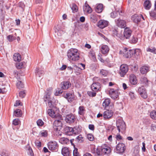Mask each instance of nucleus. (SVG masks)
I'll list each match as a JSON object with an SVG mask.
<instances>
[{
  "label": "nucleus",
  "mask_w": 156,
  "mask_h": 156,
  "mask_svg": "<svg viewBox=\"0 0 156 156\" xmlns=\"http://www.w3.org/2000/svg\"><path fill=\"white\" fill-rule=\"evenodd\" d=\"M67 55L70 60L76 61L80 58V54L76 49L71 48L67 53Z\"/></svg>",
  "instance_id": "f257e3e1"
},
{
  "label": "nucleus",
  "mask_w": 156,
  "mask_h": 156,
  "mask_svg": "<svg viewBox=\"0 0 156 156\" xmlns=\"http://www.w3.org/2000/svg\"><path fill=\"white\" fill-rule=\"evenodd\" d=\"M71 86V83L69 81H64L62 82L60 84V87L62 90H59L58 89V92L57 91L55 93V95H58L59 94H61L63 92V90H66L69 88Z\"/></svg>",
  "instance_id": "f03ea898"
},
{
  "label": "nucleus",
  "mask_w": 156,
  "mask_h": 156,
  "mask_svg": "<svg viewBox=\"0 0 156 156\" xmlns=\"http://www.w3.org/2000/svg\"><path fill=\"white\" fill-rule=\"evenodd\" d=\"M116 126L119 132L124 133L126 126L125 122L121 119H119L116 121Z\"/></svg>",
  "instance_id": "7ed1b4c3"
},
{
  "label": "nucleus",
  "mask_w": 156,
  "mask_h": 156,
  "mask_svg": "<svg viewBox=\"0 0 156 156\" xmlns=\"http://www.w3.org/2000/svg\"><path fill=\"white\" fill-rule=\"evenodd\" d=\"M128 66L126 64H122L120 66L119 73L121 77H124L128 72Z\"/></svg>",
  "instance_id": "20e7f679"
},
{
  "label": "nucleus",
  "mask_w": 156,
  "mask_h": 156,
  "mask_svg": "<svg viewBox=\"0 0 156 156\" xmlns=\"http://www.w3.org/2000/svg\"><path fill=\"white\" fill-rule=\"evenodd\" d=\"M47 145L48 149L51 151L56 152L58 150V146L55 141H50L48 143Z\"/></svg>",
  "instance_id": "39448f33"
},
{
  "label": "nucleus",
  "mask_w": 156,
  "mask_h": 156,
  "mask_svg": "<svg viewBox=\"0 0 156 156\" xmlns=\"http://www.w3.org/2000/svg\"><path fill=\"white\" fill-rule=\"evenodd\" d=\"M47 112L48 114L52 118L62 119V116L59 114L56 113L53 110L50 109H48Z\"/></svg>",
  "instance_id": "423d86ee"
},
{
  "label": "nucleus",
  "mask_w": 156,
  "mask_h": 156,
  "mask_svg": "<svg viewBox=\"0 0 156 156\" xmlns=\"http://www.w3.org/2000/svg\"><path fill=\"white\" fill-rule=\"evenodd\" d=\"M60 120L59 119L56 120L53 123V128L56 131L59 130L62 128V124Z\"/></svg>",
  "instance_id": "0eeeda50"
},
{
  "label": "nucleus",
  "mask_w": 156,
  "mask_h": 156,
  "mask_svg": "<svg viewBox=\"0 0 156 156\" xmlns=\"http://www.w3.org/2000/svg\"><path fill=\"white\" fill-rule=\"evenodd\" d=\"M138 92L141 96L144 99H146L147 98V95L145 88L143 86L139 88Z\"/></svg>",
  "instance_id": "6e6552de"
},
{
  "label": "nucleus",
  "mask_w": 156,
  "mask_h": 156,
  "mask_svg": "<svg viewBox=\"0 0 156 156\" xmlns=\"http://www.w3.org/2000/svg\"><path fill=\"white\" fill-rule=\"evenodd\" d=\"M116 149V153L119 154L123 153L126 149L125 145L122 143H119L117 145Z\"/></svg>",
  "instance_id": "1a4fd4ad"
},
{
  "label": "nucleus",
  "mask_w": 156,
  "mask_h": 156,
  "mask_svg": "<svg viewBox=\"0 0 156 156\" xmlns=\"http://www.w3.org/2000/svg\"><path fill=\"white\" fill-rule=\"evenodd\" d=\"M64 132L66 135L68 136L72 135L73 134H75L76 133L73 128L69 126H66L65 128Z\"/></svg>",
  "instance_id": "9d476101"
},
{
  "label": "nucleus",
  "mask_w": 156,
  "mask_h": 156,
  "mask_svg": "<svg viewBox=\"0 0 156 156\" xmlns=\"http://www.w3.org/2000/svg\"><path fill=\"white\" fill-rule=\"evenodd\" d=\"M109 94L111 97L113 99H116L118 97V90L111 88L109 90Z\"/></svg>",
  "instance_id": "9b49d317"
},
{
  "label": "nucleus",
  "mask_w": 156,
  "mask_h": 156,
  "mask_svg": "<svg viewBox=\"0 0 156 156\" xmlns=\"http://www.w3.org/2000/svg\"><path fill=\"white\" fill-rule=\"evenodd\" d=\"M64 97L69 102L73 101L74 100L75 98L74 93L72 92L67 93L66 94H64Z\"/></svg>",
  "instance_id": "f8f14e48"
},
{
  "label": "nucleus",
  "mask_w": 156,
  "mask_h": 156,
  "mask_svg": "<svg viewBox=\"0 0 156 156\" xmlns=\"http://www.w3.org/2000/svg\"><path fill=\"white\" fill-rule=\"evenodd\" d=\"M65 120L67 123L71 124L75 121V118L74 115L72 114H70L66 116Z\"/></svg>",
  "instance_id": "ddd939ff"
},
{
  "label": "nucleus",
  "mask_w": 156,
  "mask_h": 156,
  "mask_svg": "<svg viewBox=\"0 0 156 156\" xmlns=\"http://www.w3.org/2000/svg\"><path fill=\"white\" fill-rule=\"evenodd\" d=\"M115 22L116 25L121 28H124L126 26L125 21L123 20H121L119 18L115 20Z\"/></svg>",
  "instance_id": "4468645a"
},
{
  "label": "nucleus",
  "mask_w": 156,
  "mask_h": 156,
  "mask_svg": "<svg viewBox=\"0 0 156 156\" xmlns=\"http://www.w3.org/2000/svg\"><path fill=\"white\" fill-rule=\"evenodd\" d=\"M113 112L111 110H107L103 113V116L105 119L111 118L113 115Z\"/></svg>",
  "instance_id": "2eb2a0df"
},
{
  "label": "nucleus",
  "mask_w": 156,
  "mask_h": 156,
  "mask_svg": "<svg viewBox=\"0 0 156 156\" xmlns=\"http://www.w3.org/2000/svg\"><path fill=\"white\" fill-rule=\"evenodd\" d=\"M129 81L132 85H135L137 84L138 80L136 76L133 74H131L129 76Z\"/></svg>",
  "instance_id": "dca6fc26"
},
{
  "label": "nucleus",
  "mask_w": 156,
  "mask_h": 156,
  "mask_svg": "<svg viewBox=\"0 0 156 156\" xmlns=\"http://www.w3.org/2000/svg\"><path fill=\"white\" fill-rule=\"evenodd\" d=\"M101 147L102 154L103 155L109 154L111 152L110 148L106 145H102Z\"/></svg>",
  "instance_id": "f3484780"
},
{
  "label": "nucleus",
  "mask_w": 156,
  "mask_h": 156,
  "mask_svg": "<svg viewBox=\"0 0 156 156\" xmlns=\"http://www.w3.org/2000/svg\"><path fill=\"white\" fill-rule=\"evenodd\" d=\"M132 30L128 27L126 28L124 31V36L126 39H129L131 35Z\"/></svg>",
  "instance_id": "a211bd4d"
},
{
  "label": "nucleus",
  "mask_w": 156,
  "mask_h": 156,
  "mask_svg": "<svg viewBox=\"0 0 156 156\" xmlns=\"http://www.w3.org/2000/svg\"><path fill=\"white\" fill-rule=\"evenodd\" d=\"M101 87L100 83L98 82L93 83L91 85V88L94 91L98 92Z\"/></svg>",
  "instance_id": "6ab92c4d"
},
{
  "label": "nucleus",
  "mask_w": 156,
  "mask_h": 156,
  "mask_svg": "<svg viewBox=\"0 0 156 156\" xmlns=\"http://www.w3.org/2000/svg\"><path fill=\"white\" fill-rule=\"evenodd\" d=\"M108 23V22L107 21L101 20L98 23V26L101 28L103 29L107 26Z\"/></svg>",
  "instance_id": "aec40b11"
},
{
  "label": "nucleus",
  "mask_w": 156,
  "mask_h": 156,
  "mask_svg": "<svg viewBox=\"0 0 156 156\" xmlns=\"http://www.w3.org/2000/svg\"><path fill=\"white\" fill-rule=\"evenodd\" d=\"M134 51L133 49L127 50L126 49H125V51L124 52V56L126 58H129L132 57L134 55Z\"/></svg>",
  "instance_id": "412c9836"
},
{
  "label": "nucleus",
  "mask_w": 156,
  "mask_h": 156,
  "mask_svg": "<svg viewBox=\"0 0 156 156\" xmlns=\"http://www.w3.org/2000/svg\"><path fill=\"white\" fill-rule=\"evenodd\" d=\"M61 153L63 156H69L70 151L69 148L66 147H64L62 149Z\"/></svg>",
  "instance_id": "4be33fe9"
},
{
  "label": "nucleus",
  "mask_w": 156,
  "mask_h": 156,
  "mask_svg": "<svg viewBox=\"0 0 156 156\" xmlns=\"http://www.w3.org/2000/svg\"><path fill=\"white\" fill-rule=\"evenodd\" d=\"M109 50L108 47L106 45H102L101 49V52L104 55L108 53Z\"/></svg>",
  "instance_id": "5701e85b"
},
{
  "label": "nucleus",
  "mask_w": 156,
  "mask_h": 156,
  "mask_svg": "<svg viewBox=\"0 0 156 156\" xmlns=\"http://www.w3.org/2000/svg\"><path fill=\"white\" fill-rule=\"evenodd\" d=\"M132 20L135 23H138L141 21L140 16L135 14L132 16Z\"/></svg>",
  "instance_id": "b1692460"
},
{
  "label": "nucleus",
  "mask_w": 156,
  "mask_h": 156,
  "mask_svg": "<svg viewBox=\"0 0 156 156\" xmlns=\"http://www.w3.org/2000/svg\"><path fill=\"white\" fill-rule=\"evenodd\" d=\"M151 5V3L150 1L147 0L144 1V6L147 10H149Z\"/></svg>",
  "instance_id": "393cba45"
},
{
  "label": "nucleus",
  "mask_w": 156,
  "mask_h": 156,
  "mask_svg": "<svg viewBox=\"0 0 156 156\" xmlns=\"http://www.w3.org/2000/svg\"><path fill=\"white\" fill-rule=\"evenodd\" d=\"M149 71V68L146 66H143L140 69V72L143 74H146Z\"/></svg>",
  "instance_id": "a878e982"
},
{
  "label": "nucleus",
  "mask_w": 156,
  "mask_h": 156,
  "mask_svg": "<svg viewBox=\"0 0 156 156\" xmlns=\"http://www.w3.org/2000/svg\"><path fill=\"white\" fill-rule=\"evenodd\" d=\"M110 103V100L108 98L105 99L102 104V106L105 109H107Z\"/></svg>",
  "instance_id": "bb28decb"
},
{
  "label": "nucleus",
  "mask_w": 156,
  "mask_h": 156,
  "mask_svg": "<svg viewBox=\"0 0 156 156\" xmlns=\"http://www.w3.org/2000/svg\"><path fill=\"white\" fill-rule=\"evenodd\" d=\"M13 58L15 61L19 62L21 60V57L19 53H16L13 55Z\"/></svg>",
  "instance_id": "cd10ccee"
},
{
  "label": "nucleus",
  "mask_w": 156,
  "mask_h": 156,
  "mask_svg": "<svg viewBox=\"0 0 156 156\" xmlns=\"http://www.w3.org/2000/svg\"><path fill=\"white\" fill-rule=\"evenodd\" d=\"M103 10V5L102 4H99L97 5L95 10L98 13L101 12Z\"/></svg>",
  "instance_id": "c85d7f7f"
},
{
  "label": "nucleus",
  "mask_w": 156,
  "mask_h": 156,
  "mask_svg": "<svg viewBox=\"0 0 156 156\" xmlns=\"http://www.w3.org/2000/svg\"><path fill=\"white\" fill-rule=\"evenodd\" d=\"M140 81L141 83L146 85H148V81L146 77L144 76L141 77L140 78Z\"/></svg>",
  "instance_id": "c756f323"
},
{
  "label": "nucleus",
  "mask_w": 156,
  "mask_h": 156,
  "mask_svg": "<svg viewBox=\"0 0 156 156\" xmlns=\"http://www.w3.org/2000/svg\"><path fill=\"white\" fill-rule=\"evenodd\" d=\"M14 114L17 117H20L22 115L21 110L19 109H16L14 112Z\"/></svg>",
  "instance_id": "7c9ffc66"
},
{
  "label": "nucleus",
  "mask_w": 156,
  "mask_h": 156,
  "mask_svg": "<svg viewBox=\"0 0 156 156\" xmlns=\"http://www.w3.org/2000/svg\"><path fill=\"white\" fill-rule=\"evenodd\" d=\"M36 73L37 76L40 77L41 75L44 74V71L41 69L37 68L36 70Z\"/></svg>",
  "instance_id": "2f4dec72"
},
{
  "label": "nucleus",
  "mask_w": 156,
  "mask_h": 156,
  "mask_svg": "<svg viewBox=\"0 0 156 156\" xmlns=\"http://www.w3.org/2000/svg\"><path fill=\"white\" fill-rule=\"evenodd\" d=\"M85 110L83 106H80L79 108V114L81 115H83L85 113Z\"/></svg>",
  "instance_id": "473e14b6"
},
{
  "label": "nucleus",
  "mask_w": 156,
  "mask_h": 156,
  "mask_svg": "<svg viewBox=\"0 0 156 156\" xmlns=\"http://www.w3.org/2000/svg\"><path fill=\"white\" fill-rule=\"evenodd\" d=\"M59 142L62 144H67L69 143V140L66 138L62 137L60 139Z\"/></svg>",
  "instance_id": "72a5a7b5"
},
{
  "label": "nucleus",
  "mask_w": 156,
  "mask_h": 156,
  "mask_svg": "<svg viewBox=\"0 0 156 156\" xmlns=\"http://www.w3.org/2000/svg\"><path fill=\"white\" fill-rule=\"evenodd\" d=\"M90 19L93 22L95 23L97 20V17L95 14H92L90 15Z\"/></svg>",
  "instance_id": "f704fd0d"
},
{
  "label": "nucleus",
  "mask_w": 156,
  "mask_h": 156,
  "mask_svg": "<svg viewBox=\"0 0 156 156\" xmlns=\"http://www.w3.org/2000/svg\"><path fill=\"white\" fill-rule=\"evenodd\" d=\"M118 14L120 15V12L119 11L112 12L110 14V16L111 17L114 18L117 16Z\"/></svg>",
  "instance_id": "c9c22d12"
},
{
  "label": "nucleus",
  "mask_w": 156,
  "mask_h": 156,
  "mask_svg": "<svg viewBox=\"0 0 156 156\" xmlns=\"http://www.w3.org/2000/svg\"><path fill=\"white\" fill-rule=\"evenodd\" d=\"M83 140V137H82L81 135H79L75 139V141L79 143H82Z\"/></svg>",
  "instance_id": "e433bc0d"
},
{
  "label": "nucleus",
  "mask_w": 156,
  "mask_h": 156,
  "mask_svg": "<svg viewBox=\"0 0 156 156\" xmlns=\"http://www.w3.org/2000/svg\"><path fill=\"white\" fill-rule=\"evenodd\" d=\"M7 39L9 41L12 42L15 40L16 39V37L12 35H9L7 36Z\"/></svg>",
  "instance_id": "4c0bfd02"
},
{
  "label": "nucleus",
  "mask_w": 156,
  "mask_h": 156,
  "mask_svg": "<svg viewBox=\"0 0 156 156\" xmlns=\"http://www.w3.org/2000/svg\"><path fill=\"white\" fill-rule=\"evenodd\" d=\"M151 117L153 119H156V111H152L150 114Z\"/></svg>",
  "instance_id": "58836bf2"
},
{
  "label": "nucleus",
  "mask_w": 156,
  "mask_h": 156,
  "mask_svg": "<svg viewBox=\"0 0 156 156\" xmlns=\"http://www.w3.org/2000/svg\"><path fill=\"white\" fill-rule=\"evenodd\" d=\"M146 51L148 52H150L154 54H156V48L155 47H153L152 48H151L150 47H148Z\"/></svg>",
  "instance_id": "ea45409f"
},
{
  "label": "nucleus",
  "mask_w": 156,
  "mask_h": 156,
  "mask_svg": "<svg viewBox=\"0 0 156 156\" xmlns=\"http://www.w3.org/2000/svg\"><path fill=\"white\" fill-rule=\"evenodd\" d=\"M40 135L41 136L46 137L48 136V131L46 130H43L40 132Z\"/></svg>",
  "instance_id": "a19ab883"
},
{
  "label": "nucleus",
  "mask_w": 156,
  "mask_h": 156,
  "mask_svg": "<svg viewBox=\"0 0 156 156\" xmlns=\"http://www.w3.org/2000/svg\"><path fill=\"white\" fill-rule=\"evenodd\" d=\"M16 86L18 88L20 89L23 87L24 85L21 81H18L17 83Z\"/></svg>",
  "instance_id": "79ce46f5"
},
{
  "label": "nucleus",
  "mask_w": 156,
  "mask_h": 156,
  "mask_svg": "<svg viewBox=\"0 0 156 156\" xmlns=\"http://www.w3.org/2000/svg\"><path fill=\"white\" fill-rule=\"evenodd\" d=\"M1 156H9V154L5 150L2 151L0 154Z\"/></svg>",
  "instance_id": "37998d69"
},
{
  "label": "nucleus",
  "mask_w": 156,
  "mask_h": 156,
  "mask_svg": "<svg viewBox=\"0 0 156 156\" xmlns=\"http://www.w3.org/2000/svg\"><path fill=\"white\" fill-rule=\"evenodd\" d=\"M134 51L133 54L134 55L136 56L139 55L140 52V50L139 49H133Z\"/></svg>",
  "instance_id": "c03bdc74"
},
{
  "label": "nucleus",
  "mask_w": 156,
  "mask_h": 156,
  "mask_svg": "<svg viewBox=\"0 0 156 156\" xmlns=\"http://www.w3.org/2000/svg\"><path fill=\"white\" fill-rule=\"evenodd\" d=\"M20 123V121L19 119H14L13 121V124L15 126H17L19 125Z\"/></svg>",
  "instance_id": "a18cd8bd"
},
{
  "label": "nucleus",
  "mask_w": 156,
  "mask_h": 156,
  "mask_svg": "<svg viewBox=\"0 0 156 156\" xmlns=\"http://www.w3.org/2000/svg\"><path fill=\"white\" fill-rule=\"evenodd\" d=\"M101 147H98L97 148L96 152L98 155H102V154Z\"/></svg>",
  "instance_id": "49530a36"
},
{
  "label": "nucleus",
  "mask_w": 156,
  "mask_h": 156,
  "mask_svg": "<svg viewBox=\"0 0 156 156\" xmlns=\"http://www.w3.org/2000/svg\"><path fill=\"white\" fill-rule=\"evenodd\" d=\"M100 73L101 75L104 76H106L108 74V72L107 71L103 69H102L100 72Z\"/></svg>",
  "instance_id": "de8ad7c7"
},
{
  "label": "nucleus",
  "mask_w": 156,
  "mask_h": 156,
  "mask_svg": "<svg viewBox=\"0 0 156 156\" xmlns=\"http://www.w3.org/2000/svg\"><path fill=\"white\" fill-rule=\"evenodd\" d=\"M44 99L45 102L47 101H49L51 100L50 96L48 94H46L44 96Z\"/></svg>",
  "instance_id": "09e8293b"
},
{
  "label": "nucleus",
  "mask_w": 156,
  "mask_h": 156,
  "mask_svg": "<svg viewBox=\"0 0 156 156\" xmlns=\"http://www.w3.org/2000/svg\"><path fill=\"white\" fill-rule=\"evenodd\" d=\"M87 138L90 141H93L94 139L93 135L91 134H88L87 135Z\"/></svg>",
  "instance_id": "8fccbe9b"
},
{
  "label": "nucleus",
  "mask_w": 156,
  "mask_h": 156,
  "mask_svg": "<svg viewBox=\"0 0 156 156\" xmlns=\"http://www.w3.org/2000/svg\"><path fill=\"white\" fill-rule=\"evenodd\" d=\"M137 40L138 39L136 37L133 36L130 40V42L131 43L135 44L137 42Z\"/></svg>",
  "instance_id": "3c124183"
},
{
  "label": "nucleus",
  "mask_w": 156,
  "mask_h": 156,
  "mask_svg": "<svg viewBox=\"0 0 156 156\" xmlns=\"http://www.w3.org/2000/svg\"><path fill=\"white\" fill-rule=\"evenodd\" d=\"M83 11H86L87 12L90 13L92 12V9L90 7H88V8H83Z\"/></svg>",
  "instance_id": "603ef678"
},
{
  "label": "nucleus",
  "mask_w": 156,
  "mask_h": 156,
  "mask_svg": "<svg viewBox=\"0 0 156 156\" xmlns=\"http://www.w3.org/2000/svg\"><path fill=\"white\" fill-rule=\"evenodd\" d=\"M96 92L95 91H88L87 92V94L89 95V96L93 97H94L96 95Z\"/></svg>",
  "instance_id": "864d4df0"
},
{
  "label": "nucleus",
  "mask_w": 156,
  "mask_h": 156,
  "mask_svg": "<svg viewBox=\"0 0 156 156\" xmlns=\"http://www.w3.org/2000/svg\"><path fill=\"white\" fill-rule=\"evenodd\" d=\"M73 156H80L79 153L78 151V149L76 148H75L73 151Z\"/></svg>",
  "instance_id": "5fc2aeb1"
},
{
  "label": "nucleus",
  "mask_w": 156,
  "mask_h": 156,
  "mask_svg": "<svg viewBox=\"0 0 156 156\" xmlns=\"http://www.w3.org/2000/svg\"><path fill=\"white\" fill-rule=\"evenodd\" d=\"M19 96L20 98H23L25 96L26 94L24 91H21L19 93Z\"/></svg>",
  "instance_id": "6e6d98bb"
},
{
  "label": "nucleus",
  "mask_w": 156,
  "mask_h": 156,
  "mask_svg": "<svg viewBox=\"0 0 156 156\" xmlns=\"http://www.w3.org/2000/svg\"><path fill=\"white\" fill-rule=\"evenodd\" d=\"M150 15L153 18H154L156 17V10L154 9V10L152 11L150 13Z\"/></svg>",
  "instance_id": "4d7b16f0"
},
{
  "label": "nucleus",
  "mask_w": 156,
  "mask_h": 156,
  "mask_svg": "<svg viewBox=\"0 0 156 156\" xmlns=\"http://www.w3.org/2000/svg\"><path fill=\"white\" fill-rule=\"evenodd\" d=\"M37 123L38 126H41L44 124V122L42 120L39 119L37 121Z\"/></svg>",
  "instance_id": "13d9d810"
},
{
  "label": "nucleus",
  "mask_w": 156,
  "mask_h": 156,
  "mask_svg": "<svg viewBox=\"0 0 156 156\" xmlns=\"http://www.w3.org/2000/svg\"><path fill=\"white\" fill-rule=\"evenodd\" d=\"M72 9L73 11L75 12H77L78 9L76 5L75 4L73 5L72 7Z\"/></svg>",
  "instance_id": "bf43d9fd"
},
{
  "label": "nucleus",
  "mask_w": 156,
  "mask_h": 156,
  "mask_svg": "<svg viewBox=\"0 0 156 156\" xmlns=\"http://www.w3.org/2000/svg\"><path fill=\"white\" fill-rule=\"evenodd\" d=\"M35 144L38 148L40 147L41 146V142L40 141H36Z\"/></svg>",
  "instance_id": "052dcab7"
},
{
  "label": "nucleus",
  "mask_w": 156,
  "mask_h": 156,
  "mask_svg": "<svg viewBox=\"0 0 156 156\" xmlns=\"http://www.w3.org/2000/svg\"><path fill=\"white\" fill-rule=\"evenodd\" d=\"M116 138L117 140H120L122 139V136L119 133L117 134L116 136Z\"/></svg>",
  "instance_id": "680f3d73"
},
{
  "label": "nucleus",
  "mask_w": 156,
  "mask_h": 156,
  "mask_svg": "<svg viewBox=\"0 0 156 156\" xmlns=\"http://www.w3.org/2000/svg\"><path fill=\"white\" fill-rule=\"evenodd\" d=\"M89 129L92 131H94V130L95 127L93 124H89L88 126Z\"/></svg>",
  "instance_id": "e2e57ef3"
},
{
  "label": "nucleus",
  "mask_w": 156,
  "mask_h": 156,
  "mask_svg": "<svg viewBox=\"0 0 156 156\" xmlns=\"http://www.w3.org/2000/svg\"><path fill=\"white\" fill-rule=\"evenodd\" d=\"M48 105L50 108H53L54 107V105L52 104V102L51 100L48 101Z\"/></svg>",
  "instance_id": "0e129e2a"
},
{
  "label": "nucleus",
  "mask_w": 156,
  "mask_h": 156,
  "mask_svg": "<svg viewBox=\"0 0 156 156\" xmlns=\"http://www.w3.org/2000/svg\"><path fill=\"white\" fill-rule=\"evenodd\" d=\"M143 147H142V150L143 152H145L146 151L145 144L144 142L142 143Z\"/></svg>",
  "instance_id": "69168bd1"
},
{
  "label": "nucleus",
  "mask_w": 156,
  "mask_h": 156,
  "mask_svg": "<svg viewBox=\"0 0 156 156\" xmlns=\"http://www.w3.org/2000/svg\"><path fill=\"white\" fill-rule=\"evenodd\" d=\"M129 94L131 99H133L135 98L134 94L133 92H130Z\"/></svg>",
  "instance_id": "338daca9"
},
{
  "label": "nucleus",
  "mask_w": 156,
  "mask_h": 156,
  "mask_svg": "<svg viewBox=\"0 0 156 156\" xmlns=\"http://www.w3.org/2000/svg\"><path fill=\"white\" fill-rule=\"evenodd\" d=\"M21 102L19 100H17L16 101V103L14 104V106H17L21 105Z\"/></svg>",
  "instance_id": "774afa93"
}]
</instances>
